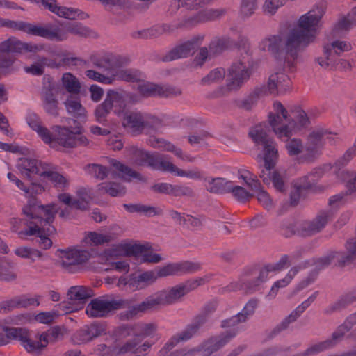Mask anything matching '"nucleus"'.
I'll return each mask as SVG.
<instances>
[{
    "mask_svg": "<svg viewBox=\"0 0 356 356\" xmlns=\"http://www.w3.org/2000/svg\"><path fill=\"white\" fill-rule=\"evenodd\" d=\"M97 190L99 192L108 193L112 197L123 195L126 192V188L124 186L115 182L100 184L97 186Z\"/></svg>",
    "mask_w": 356,
    "mask_h": 356,
    "instance_id": "nucleus-52",
    "label": "nucleus"
},
{
    "mask_svg": "<svg viewBox=\"0 0 356 356\" xmlns=\"http://www.w3.org/2000/svg\"><path fill=\"white\" fill-rule=\"evenodd\" d=\"M317 63L323 69L332 70L335 66V59L332 55V51H325V45L323 47V55L316 58Z\"/></svg>",
    "mask_w": 356,
    "mask_h": 356,
    "instance_id": "nucleus-62",
    "label": "nucleus"
},
{
    "mask_svg": "<svg viewBox=\"0 0 356 356\" xmlns=\"http://www.w3.org/2000/svg\"><path fill=\"white\" fill-rule=\"evenodd\" d=\"M225 13V10L219 9H207L201 11L197 15L188 18L186 22L185 26H193L197 23L203 22L210 20H214Z\"/></svg>",
    "mask_w": 356,
    "mask_h": 356,
    "instance_id": "nucleus-38",
    "label": "nucleus"
},
{
    "mask_svg": "<svg viewBox=\"0 0 356 356\" xmlns=\"http://www.w3.org/2000/svg\"><path fill=\"white\" fill-rule=\"evenodd\" d=\"M121 118L124 128L134 134L140 133L146 122L145 115L140 112H127Z\"/></svg>",
    "mask_w": 356,
    "mask_h": 356,
    "instance_id": "nucleus-31",
    "label": "nucleus"
},
{
    "mask_svg": "<svg viewBox=\"0 0 356 356\" xmlns=\"http://www.w3.org/2000/svg\"><path fill=\"white\" fill-rule=\"evenodd\" d=\"M109 163L111 166L112 172L111 174L112 177H114V175H116L118 177L127 181H130L131 179H136L138 180L143 179L140 174L134 172L120 161L115 159H111Z\"/></svg>",
    "mask_w": 356,
    "mask_h": 356,
    "instance_id": "nucleus-36",
    "label": "nucleus"
},
{
    "mask_svg": "<svg viewBox=\"0 0 356 356\" xmlns=\"http://www.w3.org/2000/svg\"><path fill=\"white\" fill-rule=\"evenodd\" d=\"M308 143L304 147L302 142L299 139L293 138L288 141L286 145V148L290 156H296L300 153H303L306 156L307 160H310L314 158L316 154H312L307 149Z\"/></svg>",
    "mask_w": 356,
    "mask_h": 356,
    "instance_id": "nucleus-44",
    "label": "nucleus"
},
{
    "mask_svg": "<svg viewBox=\"0 0 356 356\" xmlns=\"http://www.w3.org/2000/svg\"><path fill=\"white\" fill-rule=\"evenodd\" d=\"M48 134L44 144L56 150L74 148L79 145L86 146L89 143L88 138L82 135V127L79 124L74 127L55 125Z\"/></svg>",
    "mask_w": 356,
    "mask_h": 356,
    "instance_id": "nucleus-13",
    "label": "nucleus"
},
{
    "mask_svg": "<svg viewBox=\"0 0 356 356\" xmlns=\"http://www.w3.org/2000/svg\"><path fill=\"white\" fill-rule=\"evenodd\" d=\"M156 275L154 271L149 270L138 275L131 274L128 277L122 276L118 280L117 286L127 287L133 291L141 290L155 282Z\"/></svg>",
    "mask_w": 356,
    "mask_h": 356,
    "instance_id": "nucleus-22",
    "label": "nucleus"
},
{
    "mask_svg": "<svg viewBox=\"0 0 356 356\" xmlns=\"http://www.w3.org/2000/svg\"><path fill=\"white\" fill-rule=\"evenodd\" d=\"M56 256L62 268L68 273H76L89 258L88 251L76 248L58 250Z\"/></svg>",
    "mask_w": 356,
    "mask_h": 356,
    "instance_id": "nucleus-18",
    "label": "nucleus"
},
{
    "mask_svg": "<svg viewBox=\"0 0 356 356\" xmlns=\"http://www.w3.org/2000/svg\"><path fill=\"white\" fill-rule=\"evenodd\" d=\"M67 296L69 301L62 302L57 305L66 314L82 309L86 300L92 296V291L83 286H75L69 289Z\"/></svg>",
    "mask_w": 356,
    "mask_h": 356,
    "instance_id": "nucleus-19",
    "label": "nucleus"
},
{
    "mask_svg": "<svg viewBox=\"0 0 356 356\" xmlns=\"http://www.w3.org/2000/svg\"><path fill=\"white\" fill-rule=\"evenodd\" d=\"M0 27H8L13 30L21 31L29 35L34 36L35 23L11 21L0 17Z\"/></svg>",
    "mask_w": 356,
    "mask_h": 356,
    "instance_id": "nucleus-41",
    "label": "nucleus"
},
{
    "mask_svg": "<svg viewBox=\"0 0 356 356\" xmlns=\"http://www.w3.org/2000/svg\"><path fill=\"white\" fill-rule=\"evenodd\" d=\"M138 91L143 96H152L161 94L163 90L161 86L153 83L142 82L138 86Z\"/></svg>",
    "mask_w": 356,
    "mask_h": 356,
    "instance_id": "nucleus-60",
    "label": "nucleus"
},
{
    "mask_svg": "<svg viewBox=\"0 0 356 356\" xmlns=\"http://www.w3.org/2000/svg\"><path fill=\"white\" fill-rule=\"evenodd\" d=\"M7 177L10 181L14 183L19 190L23 191L26 197L31 198L34 195L40 194L44 191V186L35 183H31L30 186H26L22 181L11 172L7 174Z\"/></svg>",
    "mask_w": 356,
    "mask_h": 356,
    "instance_id": "nucleus-39",
    "label": "nucleus"
},
{
    "mask_svg": "<svg viewBox=\"0 0 356 356\" xmlns=\"http://www.w3.org/2000/svg\"><path fill=\"white\" fill-rule=\"evenodd\" d=\"M199 268L200 265L197 263L191 261H182L179 263L168 264L156 269L154 271L156 275V280L159 277H164L170 275L193 273L197 270Z\"/></svg>",
    "mask_w": 356,
    "mask_h": 356,
    "instance_id": "nucleus-27",
    "label": "nucleus"
},
{
    "mask_svg": "<svg viewBox=\"0 0 356 356\" xmlns=\"http://www.w3.org/2000/svg\"><path fill=\"white\" fill-rule=\"evenodd\" d=\"M138 100V96L134 93L110 89L106 92L104 102L96 107V120L100 123L105 122L111 111L121 118L127 112L128 104H135Z\"/></svg>",
    "mask_w": 356,
    "mask_h": 356,
    "instance_id": "nucleus-11",
    "label": "nucleus"
},
{
    "mask_svg": "<svg viewBox=\"0 0 356 356\" xmlns=\"http://www.w3.org/2000/svg\"><path fill=\"white\" fill-rule=\"evenodd\" d=\"M336 178L341 182L346 183V187L350 193H356V172L353 170H341Z\"/></svg>",
    "mask_w": 356,
    "mask_h": 356,
    "instance_id": "nucleus-49",
    "label": "nucleus"
},
{
    "mask_svg": "<svg viewBox=\"0 0 356 356\" xmlns=\"http://www.w3.org/2000/svg\"><path fill=\"white\" fill-rule=\"evenodd\" d=\"M120 256H133L140 262L158 263L162 257L155 253L148 244L122 241L105 250L99 254L102 263H111L113 269L120 273H127L129 264L126 261L113 262Z\"/></svg>",
    "mask_w": 356,
    "mask_h": 356,
    "instance_id": "nucleus-5",
    "label": "nucleus"
},
{
    "mask_svg": "<svg viewBox=\"0 0 356 356\" xmlns=\"http://www.w3.org/2000/svg\"><path fill=\"white\" fill-rule=\"evenodd\" d=\"M90 33L89 28L79 22L58 21L44 24L35 23L34 36L56 42L67 40L70 34L86 37L90 35Z\"/></svg>",
    "mask_w": 356,
    "mask_h": 356,
    "instance_id": "nucleus-12",
    "label": "nucleus"
},
{
    "mask_svg": "<svg viewBox=\"0 0 356 356\" xmlns=\"http://www.w3.org/2000/svg\"><path fill=\"white\" fill-rule=\"evenodd\" d=\"M148 143L154 148L172 152L175 156L182 161H193V159L190 156L184 154L181 149L164 139L153 137L149 139Z\"/></svg>",
    "mask_w": 356,
    "mask_h": 356,
    "instance_id": "nucleus-34",
    "label": "nucleus"
},
{
    "mask_svg": "<svg viewBox=\"0 0 356 356\" xmlns=\"http://www.w3.org/2000/svg\"><path fill=\"white\" fill-rule=\"evenodd\" d=\"M333 213L330 211H321L312 221H305L298 225L300 234L309 236L321 231L332 218Z\"/></svg>",
    "mask_w": 356,
    "mask_h": 356,
    "instance_id": "nucleus-30",
    "label": "nucleus"
},
{
    "mask_svg": "<svg viewBox=\"0 0 356 356\" xmlns=\"http://www.w3.org/2000/svg\"><path fill=\"white\" fill-rule=\"evenodd\" d=\"M275 273L272 268H270V264L265 266L259 273V275L257 278V280L253 283L250 284L248 286H245L243 282H234L231 283L228 288L229 291H236L239 289H243L247 291H251L256 289V287L259 286L260 284L267 281L270 277V273Z\"/></svg>",
    "mask_w": 356,
    "mask_h": 356,
    "instance_id": "nucleus-35",
    "label": "nucleus"
},
{
    "mask_svg": "<svg viewBox=\"0 0 356 356\" xmlns=\"http://www.w3.org/2000/svg\"><path fill=\"white\" fill-rule=\"evenodd\" d=\"M15 278L14 264L6 259L0 260V280L12 281Z\"/></svg>",
    "mask_w": 356,
    "mask_h": 356,
    "instance_id": "nucleus-57",
    "label": "nucleus"
},
{
    "mask_svg": "<svg viewBox=\"0 0 356 356\" xmlns=\"http://www.w3.org/2000/svg\"><path fill=\"white\" fill-rule=\"evenodd\" d=\"M207 188L212 193L227 192L230 188L231 181L223 178L208 179Z\"/></svg>",
    "mask_w": 356,
    "mask_h": 356,
    "instance_id": "nucleus-51",
    "label": "nucleus"
},
{
    "mask_svg": "<svg viewBox=\"0 0 356 356\" xmlns=\"http://www.w3.org/2000/svg\"><path fill=\"white\" fill-rule=\"evenodd\" d=\"M45 44L26 42L15 37H10L0 42V54L24 52L36 54L44 50Z\"/></svg>",
    "mask_w": 356,
    "mask_h": 356,
    "instance_id": "nucleus-23",
    "label": "nucleus"
},
{
    "mask_svg": "<svg viewBox=\"0 0 356 356\" xmlns=\"http://www.w3.org/2000/svg\"><path fill=\"white\" fill-rule=\"evenodd\" d=\"M106 74L100 73L95 70H87L85 74L89 79L99 82L105 85H111L113 83V78L112 77V72L105 71Z\"/></svg>",
    "mask_w": 356,
    "mask_h": 356,
    "instance_id": "nucleus-54",
    "label": "nucleus"
},
{
    "mask_svg": "<svg viewBox=\"0 0 356 356\" xmlns=\"http://www.w3.org/2000/svg\"><path fill=\"white\" fill-rule=\"evenodd\" d=\"M40 296H22L10 300L5 305V308L11 309L17 307H27L29 306H38L40 305Z\"/></svg>",
    "mask_w": 356,
    "mask_h": 356,
    "instance_id": "nucleus-45",
    "label": "nucleus"
},
{
    "mask_svg": "<svg viewBox=\"0 0 356 356\" xmlns=\"http://www.w3.org/2000/svg\"><path fill=\"white\" fill-rule=\"evenodd\" d=\"M343 339V333L333 332L332 337L325 341L311 345L297 356H313L335 346Z\"/></svg>",
    "mask_w": 356,
    "mask_h": 356,
    "instance_id": "nucleus-32",
    "label": "nucleus"
},
{
    "mask_svg": "<svg viewBox=\"0 0 356 356\" xmlns=\"http://www.w3.org/2000/svg\"><path fill=\"white\" fill-rule=\"evenodd\" d=\"M19 68V64L15 56L0 54V70L2 73H11Z\"/></svg>",
    "mask_w": 356,
    "mask_h": 356,
    "instance_id": "nucleus-50",
    "label": "nucleus"
},
{
    "mask_svg": "<svg viewBox=\"0 0 356 356\" xmlns=\"http://www.w3.org/2000/svg\"><path fill=\"white\" fill-rule=\"evenodd\" d=\"M140 332V336L143 338L151 337L153 339L151 342L145 341L142 345H139L138 337L134 338L131 341H129L124 345L113 348L107 347L106 345H99L98 355L101 356H122L127 353H135L146 351L151 347L154 341L156 340L155 333L156 331V326L154 323H147L141 325L138 329Z\"/></svg>",
    "mask_w": 356,
    "mask_h": 356,
    "instance_id": "nucleus-14",
    "label": "nucleus"
},
{
    "mask_svg": "<svg viewBox=\"0 0 356 356\" xmlns=\"http://www.w3.org/2000/svg\"><path fill=\"white\" fill-rule=\"evenodd\" d=\"M124 301L120 298L108 297L95 298L87 305L86 313L90 317H104L111 312L124 306Z\"/></svg>",
    "mask_w": 356,
    "mask_h": 356,
    "instance_id": "nucleus-20",
    "label": "nucleus"
},
{
    "mask_svg": "<svg viewBox=\"0 0 356 356\" xmlns=\"http://www.w3.org/2000/svg\"><path fill=\"white\" fill-rule=\"evenodd\" d=\"M356 155V145L350 147L344 154L331 165L325 164L321 167L314 168L309 175L304 176L293 183V191L291 193V204L294 206L298 202L303 190L309 188L325 172L331 171L335 175L340 174L341 170H347L343 167L348 165L351 159Z\"/></svg>",
    "mask_w": 356,
    "mask_h": 356,
    "instance_id": "nucleus-8",
    "label": "nucleus"
},
{
    "mask_svg": "<svg viewBox=\"0 0 356 356\" xmlns=\"http://www.w3.org/2000/svg\"><path fill=\"white\" fill-rule=\"evenodd\" d=\"M45 171L46 173L43 175L42 180L51 181L57 188H64L68 186L67 179L57 171L53 170L49 164Z\"/></svg>",
    "mask_w": 356,
    "mask_h": 356,
    "instance_id": "nucleus-43",
    "label": "nucleus"
},
{
    "mask_svg": "<svg viewBox=\"0 0 356 356\" xmlns=\"http://www.w3.org/2000/svg\"><path fill=\"white\" fill-rule=\"evenodd\" d=\"M44 109L50 115L58 114V102L51 93H47L43 98Z\"/></svg>",
    "mask_w": 356,
    "mask_h": 356,
    "instance_id": "nucleus-64",
    "label": "nucleus"
},
{
    "mask_svg": "<svg viewBox=\"0 0 356 356\" xmlns=\"http://www.w3.org/2000/svg\"><path fill=\"white\" fill-rule=\"evenodd\" d=\"M61 87L70 95H77L80 92L81 84L79 79L70 72H65L62 75Z\"/></svg>",
    "mask_w": 356,
    "mask_h": 356,
    "instance_id": "nucleus-42",
    "label": "nucleus"
},
{
    "mask_svg": "<svg viewBox=\"0 0 356 356\" xmlns=\"http://www.w3.org/2000/svg\"><path fill=\"white\" fill-rule=\"evenodd\" d=\"M64 104L68 113L76 118L86 117V109L81 105L79 98L70 95L67 97Z\"/></svg>",
    "mask_w": 356,
    "mask_h": 356,
    "instance_id": "nucleus-46",
    "label": "nucleus"
},
{
    "mask_svg": "<svg viewBox=\"0 0 356 356\" xmlns=\"http://www.w3.org/2000/svg\"><path fill=\"white\" fill-rule=\"evenodd\" d=\"M47 163L40 161L28 158H21L17 163V168L21 175L31 179L34 175H38L42 179L44 173Z\"/></svg>",
    "mask_w": 356,
    "mask_h": 356,
    "instance_id": "nucleus-28",
    "label": "nucleus"
},
{
    "mask_svg": "<svg viewBox=\"0 0 356 356\" xmlns=\"http://www.w3.org/2000/svg\"><path fill=\"white\" fill-rule=\"evenodd\" d=\"M213 0H174L172 5L176 8H185L188 10L197 9Z\"/></svg>",
    "mask_w": 356,
    "mask_h": 356,
    "instance_id": "nucleus-61",
    "label": "nucleus"
},
{
    "mask_svg": "<svg viewBox=\"0 0 356 356\" xmlns=\"http://www.w3.org/2000/svg\"><path fill=\"white\" fill-rule=\"evenodd\" d=\"M58 211L56 204L43 206L30 200L23 209L26 216L27 228L18 231L20 220L13 218L10 221L11 229L13 232H17L18 236L23 240L29 236H36L39 238L38 243L40 248L49 249L52 245V241L48 236L56 232L51 223Z\"/></svg>",
    "mask_w": 356,
    "mask_h": 356,
    "instance_id": "nucleus-2",
    "label": "nucleus"
},
{
    "mask_svg": "<svg viewBox=\"0 0 356 356\" xmlns=\"http://www.w3.org/2000/svg\"><path fill=\"white\" fill-rule=\"evenodd\" d=\"M14 253L20 258L29 259L32 261H35L42 257L40 251L28 246H19L15 250Z\"/></svg>",
    "mask_w": 356,
    "mask_h": 356,
    "instance_id": "nucleus-58",
    "label": "nucleus"
},
{
    "mask_svg": "<svg viewBox=\"0 0 356 356\" xmlns=\"http://www.w3.org/2000/svg\"><path fill=\"white\" fill-rule=\"evenodd\" d=\"M296 69L293 71H288L283 63L279 67L278 63H276L274 72L270 75L267 84L255 88L243 100V106L249 109L260 97L267 95H277L289 91L291 86V81L286 73L293 72Z\"/></svg>",
    "mask_w": 356,
    "mask_h": 356,
    "instance_id": "nucleus-10",
    "label": "nucleus"
},
{
    "mask_svg": "<svg viewBox=\"0 0 356 356\" xmlns=\"http://www.w3.org/2000/svg\"><path fill=\"white\" fill-rule=\"evenodd\" d=\"M323 15V8L316 6L299 17L296 27L289 29L286 38L289 57L286 63L289 69L294 67V60H297L298 52L315 41Z\"/></svg>",
    "mask_w": 356,
    "mask_h": 356,
    "instance_id": "nucleus-3",
    "label": "nucleus"
},
{
    "mask_svg": "<svg viewBox=\"0 0 356 356\" xmlns=\"http://www.w3.org/2000/svg\"><path fill=\"white\" fill-rule=\"evenodd\" d=\"M300 269V267L294 266L290 269L284 278L276 281L272 286L268 297L270 299L275 298L279 289L286 286L291 282Z\"/></svg>",
    "mask_w": 356,
    "mask_h": 356,
    "instance_id": "nucleus-47",
    "label": "nucleus"
},
{
    "mask_svg": "<svg viewBox=\"0 0 356 356\" xmlns=\"http://www.w3.org/2000/svg\"><path fill=\"white\" fill-rule=\"evenodd\" d=\"M152 189L156 192L171 194L173 195L185 194L184 188L178 186H173L172 185L168 183L156 184L152 186Z\"/></svg>",
    "mask_w": 356,
    "mask_h": 356,
    "instance_id": "nucleus-59",
    "label": "nucleus"
},
{
    "mask_svg": "<svg viewBox=\"0 0 356 356\" xmlns=\"http://www.w3.org/2000/svg\"><path fill=\"white\" fill-rule=\"evenodd\" d=\"M252 74L249 56L233 63L227 71L225 91H236L248 81Z\"/></svg>",
    "mask_w": 356,
    "mask_h": 356,
    "instance_id": "nucleus-16",
    "label": "nucleus"
},
{
    "mask_svg": "<svg viewBox=\"0 0 356 356\" xmlns=\"http://www.w3.org/2000/svg\"><path fill=\"white\" fill-rule=\"evenodd\" d=\"M174 26L170 24L156 25L150 29H144L138 32L142 38L157 37L160 35L172 31Z\"/></svg>",
    "mask_w": 356,
    "mask_h": 356,
    "instance_id": "nucleus-53",
    "label": "nucleus"
},
{
    "mask_svg": "<svg viewBox=\"0 0 356 356\" xmlns=\"http://www.w3.org/2000/svg\"><path fill=\"white\" fill-rule=\"evenodd\" d=\"M356 26V6L344 16L340 17L333 27V32L335 35H341L348 32L353 27Z\"/></svg>",
    "mask_w": 356,
    "mask_h": 356,
    "instance_id": "nucleus-37",
    "label": "nucleus"
},
{
    "mask_svg": "<svg viewBox=\"0 0 356 356\" xmlns=\"http://www.w3.org/2000/svg\"><path fill=\"white\" fill-rule=\"evenodd\" d=\"M268 119L273 131L280 138L292 136L309 122L305 111L296 108L289 112L279 102H274Z\"/></svg>",
    "mask_w": 356,
    "mask_h": 356,
    "instance_id": "nucleus-7",
    "label": "nucleus"
},
{
    "mask_svg": "<svg viewBox=\"0 0 356 356\" xmlns=\"http://www.w3.org/2000/svg\"><path fill=\"white\" fill-rule=\"evenodd\" d=\"M114 239L110 232H89L86 234L83 243L88 246H98L109 243Z\"/></svg>",
    "mask_w": 356,
    "mask_h": 356,
    "instance_id": "nucleus-40",
    "label": "nucleus"
},
{
    "mask_svg": "<svg viewBox=\"0 0 356 356\" xmlns=\"http://www.w3.org/2000/svg\"><path fill=\"white\" fill-rule=\"evenodd\" d=\"M58 199L70 208L86 211L89 209L93 195L90 189L83 188L77 191L76 198H73L69 193H62L58 195Z\"/></svg>",
    "mask_w": 356,
    "mask_h": 356,
    "instance_id": "nucleus-24",
    "label": "nucleus"
},
{
    "mask_svg": "<svg viewBox=\"0 0 356 356\" xmlns=\"http://www.w3.org/2000/svg\"><path fill=\"white\" fill-rule=\"evenodd\" d=\"M282 43V36L280 34L270 35L263 38L259 43L258 47L262 51H268L274 57L275 62L280 67L283 64L286 65L288 71H293L296 68V60H294V67L289 69L287 65L286 58L289 59L286 51V46L281 49Z\"/></svg>",
    "mask_w": 356,
    "mask_h": 356,
    "instance_id": "nucleus-17",
    "label": "nucleus"
},
{
    "mask_svg": "<svg viewBox=\"0 0 356 356\" xmlns=\"http://www.w3.org/2000/svg\"><path fill=\"white\" fill-rule=\"evenodd\" d=\"M269 128L266 123H260L252 127L249 136L257 145L262 146L261 152L258 155L259 159L264 161V168L260 177L265 184L273 183L274 188L279 191L284 190V181L282 175L277 171L271 172L278 159L277 143L268 137Z\"/></svg>",
    "mask_w": 356,
    "mask_h": 356,
    "instance_id": "nucleus-4",
    "label": "nucleus"
},
{
    "mask_svg": "<svg viewBox=\"0 0 356 356\" xmlns=\"http://www.w3.org/2000/svg\"><path fill=\"white\" fill-rule=\"evenodd\" d=\"M202 39V36L197 35L183 42L169 51L163 58V60L171 61L191 55L194 50L201 44Z\"/></svg>",
    "mask_w": 356,
    "mask_h": 356,
    "instance_id": "nucleus-29",
    "label": "nucleus"
},
{
    "mask_svg": "<svg viewBox=\"0 0 356 356\" xmlns=\"http://www.w3.org/2000/svg\"><path fill=\"white\" fill-rule=\"evenodd\" d=\"M225 76V70L223 68H216L211 70L207 76L202 78V83L211 85L222 81Z\"/></svg>",
    "mask_w": 356,
    "mask_h": 356,
    "instance_id": "nucleus-63",
    "label": "nucleus"
},
{
    "mask_svg": "<svg viewBox=\"0 0 356 356\" xmlns=\"http://www.w3.org/2000/svg\"><path fill=\"white\" fill-rule=\"evenodd\" d=\"M94 63L98 68L112 72L113 83L117 80L137 82L145 79V75L141 72L135 69L124 68L117 65L115 56L111 54L103 56Z\"/></svg>",
    "mask_w": 356,
    "mask_h": 356,
    "instance_id": "nucleus-15",
    "label": "nucleus"
},
{
    "mask_svg": "<svg viewBox=\"0 0 356 356\" xmlns=\"http://www.w3.org/2000/svg\"><path fill=\"white\" fill-rule=\"evenodd\" d=\"M1 328L5 333L6 344H8L10 341H18L20 342V344H22L24 336L28 331L27 329L24 327H14L6 325H1Z\"/></svg>",
    "mask_w": 356,
    "mask_h": 356,
    "instance_id": "nucleus-48",
    "label": "nucleus"
},
{
    "mask_svg": "<svg viewBox=\"0 0 356 356\" xmlns=\"http://www.w3.org/2000/svg\"><path fill=\"white\" fill-rule=\"evenodd\" d=\"M207 276L198 277L173 286L170 289L157 291L145 298L142 302L133 306L127 318L140 312H145L161 305L173 304L191 290L208 282Z\"/></svg>",
    "mask_w": 356,
    "mask_h": 356,
    "instance_id": "nucleus-6",
    "label": "nucleus"
},
{
    "mask_svg": "<svg viewBox=\"0 0 356 356\" xmlns=\"http://www.w3.org/2000/svg\"><path fill=\"white\" fill-rule=\"evenodd\" d=\"M256 300L249 301L243 310L236 316L222 321V327L228 329L226 332L211 337L197 348H184L179 351L171 352L172 348L179 342L191 339L197 331L196 325L188 327L178 336L173 337L161 350V356H211L212 354L225 346L240 331L244 329L243 323L253 314L257 307Z\"/></svg>",
    "mask_w": 356,
    "mask_h": 356,
    "instance_id": "nucleus-1",
    "label": "nucleus"
},
{
    "mask_svg": "<svg viewBox=\"0 0 356 356\" xmlns=\"http://www.w3.org/2000/svg\"><path fill=\"white\" fill-rule=\"evenodd\" d=\"M238 178L242 179L246 186L257 195L258 201L267 209L273 207V201L268 193L263 190L260 181L257 177L246 169L238 170Z\"/></svg>",
    "mask_w": 356,
    "mask_h": 356,
    "instance_id": "nucleus-21",
    "label": "nucleus"
},
{
    "mask_svg": "<svg viewBox=\"0 0 356 356\" xmlns=\"http://www.w3.org/2000/svg\"><path fill=\"white\" fill-rule=\"evenodd\" d=\"M25 120L29 127L36 133L38 138L44 143L48 141V134L50 131L42 122L40 117L32 111L27 112Z\"/></svg>",
    "mask_w": 356,
    "mask_h": 356,
    "instance_id": "nucleus-33",
    "label": "nucleus"
},
{
    "mask_svg": "<svg viewBox=\"0 0 356 356\" xmlns=\"http://www.w3.org/2000/svg\"><path fill=\"white\" fill-rule=\"evenodd\" d=\"M49 343V334L45 332L33 333L29 330L25 334L21 346L32 355H39Z\"/></svg>",
    "mask_w": 356,
    "mask_h": 356,
    "instance_id": "nucleus-26",
    "label": "nucleus"
},
{
    "mask_svg": "<svg viewBox=\"0 0 356 356\" xmlns=\"http://www.w3.org/2000/svg\"><path fill=\"white\" fill-rule=\"evenodd\" d=\"M325 51H334L335 54L339 55L343 52L349 51L352 49V44L350 42L341 40H335L330 43L325 44Z\"/></svg>",
    "mask_w": 356,
    "mask_h": 356,
    "instance_id": "nucleus-55",
    "label": "nucleus"
},
{
    "mask_svg": "<svg viewBox=\"0 0 356 356\" xmlns=\"http://www.w3.org/2000/svg\"><path fill=\"white\" fill-rule=\"evenodd\" d=\"M131 154L134 163L138 165H147L155 170L170 172L175 176L192 179H197L201 177L200 172L197 169L184 170L161 154L149 153L137 148H133Z\"/></svg>",
    "mask_w": 356,
    "mask_h": 356,
    "instance_id": "nucleus-9",
    "label": "nucleus"
},
{
    "mask_svg": "<svg viewBox=\"0 0 356 356\" xmlns=\"http://www.w3.org/2000/svg\"><path fill=\"white\" fill-rule=\"evenodd\" d=\"M318 293L315 292L312 296H310L307 300L304 301L300 305L296 307V309L289 316V317L284 321L282 324L283 328L286 327L287 324L290 322L294 321L296 318L300 316L309 305L310 304L316 299Z\"/></svg>",
    "mask_w": 356,
    "mask_h": 356,
    "instance_id": "nucleus-56",
    "label": "nucleus"
},
{
    "mask_svg": "<svg viewBox=\"0 0 356 356\" xmlns=\"http://www.w3.org/2000/svg\"><path fill=\"white\" fill-rule=\"evenodd\" d=\"M336 134L321 129H314L308 136L307 149L312 154H318L320 149L325 143L334 145L338 140Z\"/></svg>",
    "mask_w": 356,
    "mask_h": 356,
    "instance_id": "nucleus-25",
    "label": "nucleus"
}]
</instances>
